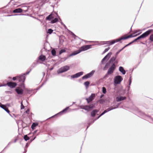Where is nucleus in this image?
Returning a JSON list of instances; mask_svg holds the SVG:
<instances>
[{
  "instance_id": "nucleus-1",
  "label": "nucleus",
  "mask_w": 153,
  "mask_h": 153,
  "mask_svg": "<svg viewBox=\"0 0 153 153\" xmlns=\"http://www.w3.org/2000/svg\"><path fill=\"white\" fill-rule=\"evenodd\" d=\"M132 37H133V35H130L124 37H122L120 38L116 39L115 40H112V42L109 41L101 42V44L104 45L105 44H108L109 45H111L116 42H119L121 40L126 39L128 38H131Z\"/></svg>"
},
{
  "instance_id": "nucleus-2",
  "label": "nucleus",
  "mask_w": 153,
  "mask_h": 153,
  "mask_svg": "<svg viewBox=\"0 0 153 153\" xmlns=\"http://www.w3.org/2000/svg\"><path fill=\"white\" fill-rule=\"evenodd\" d=\"M152 30H149L143 33L141 35L137 38V40L140 39H143L148 36L152 31Z\"/></svg>"
},
{
  "instance_id": "nucleus-3",
  "label": "nucleus",
  "mask_w": 153,
  "mask_h": 153,
  "mask_svg": "<svg viewBox=\"0 0 153 153\" xmlns=\"http://www.w3.org/2000/svg\"><path fill=\"white\" fill-rule=\"evenodd\" d=\"M123 80V79L121 76L119 75L117 76L114 78V83L117 84H119Z\"/></svg>"
},
{
  "instance_id": "nucleus-4",
  "label": "nucleus",
  "mask_w": 153,
  "mask_h": 153,
  "mask_svg": "<svg viewBox=\"0 0 153 153\" xmlns=\"http://www.w3.org/2000/svg\"><path fill=\"white\" fill-rule=\"evenodd\" d=\"M69 69V67L66 65L61 68L57 71V72L59 74L61 73L67 71Z\"/></svg>"
},
{
  "instance_id": "nucleus-5",
  "label": "nucleus",
  "mask_w": 153,
  "mask_h": 153,
  "mask_svg": "<svg viewBox=\"0 0 153 153\" xmlns=\"http://www.w3.org/2000/svg\"><path fill=\"white\" fill-rule=\"evenodd\" d=\"M112 54L111 52H109L102 60L101 63L102 64H104V62H106L110 58Z\"/></svg>"
},
{
  "instance_id": "nucleus-6",
  "label": "nucleus",
  "mask_w": 153,
  "mask_h": 153,
  "mask_svg": "<svg viewBox=\"0 0 153 153\" xmlns=\"http://www.w3.org/2000/svg\"><path fill=\"white\" fill-rule=\"evenodd\" d=\"M91 45H85L82 46L79 49L80 52L82 51H84L88 50L91 48Z\"/></svg>"
},
{
  "instance_id": "nucleus-7",
  "label": "nucleus",
  "mask_w": 153,
  "mask_h": 153,
  "mask_svg": "<svg viewBox=\"0 0 153 153\" xmlns=\"http://www.w3.org/2000/svg\"><path fill=\"white\" fill-rule=\"evenodd\" d=\"M95 72V71L94 70H92L89 73H88L83 76L82 77V79H85L91 77L93 75Z\"/></svg>"
},
{
  "instance_id": "nucleus-8",
  "label": "nucleus",
  "mask_w": 153,
  "mask_h": 153,
  "mask_svg": "<svg viewBox=\"0 0 153 153\" xmlns=\"http://www.w3.org/2000/svg\"><path fill=\"white\" fill-rule=\"evenodd\" d=\"M116 68V66L114 63H113L110 68L109 69L107 74H110L113 73Z\"/></svg>"
},
{
  "instance_id": "nucleus-9",
  "label": "nucleus",
  "mask_w": 153,
  "mask_h": 153,
  "mask_svg": "<svg viewBox=\"0 0 153 153\" xmlns=\"http://www.w3.org/2000/svg\"><path fill=\"white\" fill-rule=\"evenodd\" d=\"M25 74H24L17 76V78L19 79V82H24L25 79Z\"/></svg>"
},
{
  "instance_id": "nucleus-10",
  "label": "nucleus",
  "mask_w": 153,
  "mask_h": 153,
  "mask_svg": "<svg viewBox=\"0 0 153 153\" xmlns=\"http://www.w3.org/2000/svg\"><path fill=\"white\" fill-rule=\"evenodd\" d=\"M6 85L11 88H13L15 87L17 85L16 83L11 82H8Z\"/></svg>"
},
{
  "instance_id": "nucleus-11",
  "label": "nucleus",
  "mask_w": 153,
  "mask_h": 153,
  "mask_svg": "<svg viewBox=\"0 0 153 153\" xmlns=\"http://www.w3.org/2000/svg\"><path fill=\"white\" fill-rule=\"evenodd\" d=\"M83 73V72H79L71 76V77L72 78H76L82 75Z\"/></svg>"
},
{
  "instance_id": "nucleus-12",
  "label": "nucleus",
  "mask_w": 153,
  "mask_h": 153,
  "mask_svg": "<svg viewBox=\"0 0 153 153\" xmlns=\"http://www.w3.org/2000/svg\"><path fill=\"white\" fill-rule=\"evenodd\" d=\"M95 97V94H92L88 98L86 99V100L88 103L90 102L93 100Z\"/></svg>"
},
{
  "instance_id": "nucleus-13",
  "label": "nucleus",
  "mask_w": 153,
  "mask_h": 153,
  "mask_svg": "<svg viewBox=\"0 0 153 153\" xmlns=\"http://www.w3.org/2000/svg\"><path fill=\"white\" fill-rule=\"evenodd\" d=\"M57 15V14H55L54 13H51L48 16L46 17V20H50L51 19H54L56 17V16Z\"/></svg>"
},
{
  "instance_id": "nucleus-14",
  "label": "nucleus",
  "mask_w": 153,
  "mask_h": 153,
  "mask_svg": "<svg viewBox=\"0 0 153 153\" xmlns=\"http://www.w3.org/2000/svg\"><path fill=\"white\" fill-rule=\"evenodd\" d=\"M120 105V104H119L116 105V107H114V106H111L109 108H108L106 110H105V111H106V113L110 111L111 110H112L113 109H115V108H118V107L119 105Z\"/></svg>"
},
{
  "instance_id": "nucleus-15",
  "label": "nucleus",
  "mask_w": 153,
  "mask_h": 153,
  "mask_svg": "<svg viewBox=\"0 0 153 153\" xmlns=\"http://www.w3.org/2000/svg\"><path fill=\"white\" fill-rule=\"evenodd\" d=\"M0 107L4 109L7 113L9 114L10 111L5 105H2L1 103H0Z\"/></svg>"
},
{
  "instance_id": "nucleus-16",
  "label": "nucleus",
  "mask_w": 153,
  "mask_h": 153,
  "mask_svg": "<svg viewBox=\"0 0 153 153\" xmlns=\"http://www.w3.org/2000/svg\"><path fill=\"white\" fill-rule=\"evenodd\" d=\"M16 91L17 93L19 94H22L23 93V90L20 88H16Z\"/></svg>"
},
{
  "instance_id": "nucleus-17",
  "label": "nucleus",
  "mask_w": 153,
  "mask_h": 153,
  "mask_svg": "<svg viewBox=\"0 0 153 153\" xmlns=\"http://www.w3.org/2000/svg\"><path fill=\"white\" fill-rule=\"evenodd\" d=\"M126 99L125 97H117L116 98V100L117 102H120L122 100H124Z\"/></svg>"
},
{
  "instance_id": "nucleus-18",
  "label": "nucleus",
  "mask_w": 153,
  "mask_h": 153,
  "mask_svg": "<svg viewBox=\"0 0 153 153\" xmlns=\"http://www.w3.org/2000/svg\"><path fill=\"white\" fill-rule=\"evenodd\" d=\"M23 11L22 9L20 8L16 9L13 10V13H21Z\"/></svg>"
},
{
  "instance_id": "nucleus-19",
  "label": "nucleus",
  "mask_w": 153,
  "mask_h": 153,
  "mask_svg": "<svg viewBox=\"0 0 153 153\" xmlns=\"http://www.w3.org/2000/svg\"><path fill=\"white\" fill-rule=\"evenodd\" d=\"M119 71L121 72L123 74H126V71L124 70L123 67L120 66L119 68Z\"/></svg>"
},
{
  "instance_id": "nucleus-20",
  "label": "nucleus",
  "mask_w": 153,
  "mask_h": 153,
  "mask_svg": "<svg viewBox=\"0 0 153 153\" xmlns=\"http://www.w3.org/2000/svg\"><path fill=\"white\" fill-rule=\"evenodd\" d=\"M98 110H94L93 111L91 112V115L92 117H94L96 113L98 112Z\"/></svg>"
},
{
  "instance_id": "nucleus-21",
  "label": "nucleus",
  "mask_w": 153,
  "mask_h": 153,
  "mask_svg": "<svg viewBox=\"0 0 153 153\" xmlns=\"http://www.w3.org/2000/svg\"><path fill=\"white\" fill-rule=\"evenodd\" d=\"M68 108H69L68 107H66L65 109H64L62 111H60V112H59V113L58 114H56V115H59V114H60V115H62L63 113L65 112H66V111L68 109Z\"/></svg>"
},
{
  "instance_id": "nucleus-22",
  "label": "nucleus",
  "mask_w": 153,
  "mask_h": 153,
  "mask_svg": "<svg viewBox=\"0 0 153 153\" xmlns=\"http://www.w3.org/2000/svg\"><path fill=\"white\" fill-rule=\"evenodd\" d=\"M39 58L42 61H43L46 58L45 56L42 55L40 56L39 57Z\"/></svg>"
},
{
  "instance_id": "nucleus-23",
  "label": "nucleus",
  "mask_w": 153,
  "mask_h": 153,
  "mask_svg": "<svg viewBox=\"0 0 153 153\" xmlns=\"http://www.w3.org/2000/svg\"><path fill=\"white\" fill-rule=\"evenodd\" d=\"M80 52V51H79V50H77V51H74L70 55V56H74V55H76L79 53Z\"/></svg>"
},
{
  "instance_id": "nucleus-24",
  "label": "nucleus",
  "mask_w": 153,
  "mask_h": 153,
  "mask_svg": "<svg viewBox=\"0 0 153 153\" xmlns=\"http://www.w3.org/2000/svg\"><path fill=\"white\" fill-rule=\"evenodd\" d=\"M116 56L112 57L109 60L110 62H113L116 59Z\"/></svg>"
},
{
  "instance_id": "nucleus-25",
  "label": "nucleus",
  "mask_w": 153,
  "mask_h": 153,
  "mask_svg": "<svg viewBox=\"0 0 153 153\" xmlns=\"http://www.w3.org/2000/svg\"><path fill=\"white\" fill-rule=\"evenodd\" d=\"M81 108L87 111H89L90 110L89 108V106L88 105L84 106H83L82 108Z\"/></svg>"
},
{
  "instance_id": "nucleus-26",
  "label": "nucleus",
  "mask_w": 153,
  "mask_h": 153,
  "mask_svg": "<svg viewBox=\"0 0 153 153\" xmlns=\"http://www.w3.org/2000/svg\"><path fill=\"white\" fill-rule=\"evenodd\" d=\"M38 125V123H33L31 126V128L33 129L35 128V127Z\"/></svg>"
},
{
  "instance_id": "nucleus-27",
  "label": "nucleus",
  "mask_w": 153,
  "mask_h": 153,
  "mask_svg": "<svg viewBox=\"0 0 153 153\" xmlns=\"http://www.w3.org/2000/svg\"><path fill=\"white\" fill-rule=\"evenodd\" d=\"M58 21V19L57 18H55L54 19H53L51 21V22L52 23H54Z\"/></svg>"
},
{
  "instance_id": "nucleus-28",
  "label": "nucleus",
  "mask_w": 153,
  "mask_h": 153,
  "mask_svg": "<svg viewBox=\"0 0 153 153\" xmlns=\"http://www.w3.org/2000/svg\"><path fill=\"white\" fill-rule=\"evenodd\" d=\"M89 84H90V83L89 82L87 81V82H85L84 83V84L85 85V86H86V88H87L88 87V86L89 85Z\"/></svg>"
},
{
  "instance_id": "nucleus-29",
  "label": "nucleus",
  "mask_w": 153,
  "mask_h": 153,
  "mask_svg": "<svg viewBox=\"0 0 153 153\" xmlns=\"http://www.w3.org/2000/svg\"><path fill=\"white\" fill-rule=\"evenodd\" d=\"M24 9L22 10L24 12H26L27 11L28 9V7L27 6H24L23 7Z\"/></svg>"
},
{
  "instance_id": "nucleus-30",
  "label": "nucleus",
  "mask_w": 153,
  "mask_h": 153,
  "mask_svg": "<svg viewBox=\"0 0 153 153\" xmlns=\"http://www.w3.org/2000/svg\"><path fill=\"white\" fill-rule=\"evenodd\" d=\"M51 53L52 54V55L53 56H56V52L54 49H53L51 51Z\"/></svg>"
},
{
  "instance_id": "nucleus-31",
  "label": "nucleus",
  "mask_w": 153,
  "mask_h": 153,
  "mask_svg": "<svg viewBox=\"0 0 153 153\" xmlns=\"http://www.w3.org/2000/svg\"><path fill=\"white\" fill-rule=\"evenodd\" d=\"M24 138L25 140L26 141L29 139V137H28V136L27 135H25L24 136Z\"/></svg>"
},
{
  "instance_id": "nucleus-32",
  "label": "nucleus",
  "mask_w": 153,
  "mask_h": 153,
  "mask_svg": "<svg viewBox=\"0 0 153 153\" xmlns=\"http://www.w3.org/2000/svg\"><path fill=\"white\" fill-rule=\"evenodd\" d=\"M129 86L128 87V90H129V89L130 86L131 85V77H130V78H129Z\"/></svg>"
},
{
  "instance_id": "nucleus-33",
  "label": "nucleus",
  "mask_w": 153,
  "mask_h": 153,
  "mask_svg": "<svg viewBox=\"0 0 153 153\" xmlns=\"http://www.w3.org/2000/svg\"><path fill=\"white\" fill-rule=\"evenodd\" d=\"M66 52V50H65V49H62L60 51H59V54H61L62 53H64V52Z\"/></svg>"
},
{
  "instance_id": "nucleus-34",
  "label": "nucleus",
  "mask_w": 153,
  "mask_h": 153,
  "mask_svg": "<svg viewBox=\"0 0 153 153\" xmlns=\"http://www.w3.org/2000/svg\"><path fill=\"white\" fill-rule=\"evenodd\" d=\"M106 89L105 87H103L102 88V92L103 94H105L106 93Z\"/></svg>"
},
{
  "instance_id": "nucleus-35",
  "label": "nucleus",
  "mask_w": 153,
  "mask_h": 153,
  "mask_svg": "<svg viewBox=\"0 0 153 153\" xmlns=\"http://www.w3.org/2000/svg\"><path fill=\"white\" fill-rule=\"evenodd\" d=\"M53 30L51 29H49L47 32V33H49L50 34H51L53 31Z\"/></svg>"
},
{
  "instance_id": "nucleus-36",
  "label": "nucleus",
  "mask_w": 153,
  "mask_h": 153,
  "mask_svg": "<svg viewBox=\"0 0 153 153\" xmlns=\"http://www.w3.org/2000/svg\"><path fill=\"white\" fill-rule=\"evenodd\" d=\"M106 113V111H104L101 114H100V115L97 117V119H98L100 117H101L102 116V115H103V114H105V113Z\"/></svg>"
},
{
  "instance_id": "nucleus-37",
  "label": "nucleus",
  "mask_w": 153,
  "mask_h": 153,
  "mask_svg": "<svg viewBox=\"0 0 153 153\" xmlns=\"http://www.w3.org/2000/svg\"><path fill=\"white\" fill-rule=\"evenodd\" d=\"M110 49V48L109 47L108 48H107L105 49L104 51L103 52V53H104L108 51Z\"/></svg>"
},
{
  "instance_id": "nucleus-38",
  "label": "nucleus",
  "mask_w": 153,
  "mask_h": 153,
  "mask_svg": "<svg viewBox=\"0 0 153 153\" xmlns=\"http://www.w3.org/2000/svg\"><path fill=\"white\" fill-rule=\"evenodd\" d=\"M149 39L151 41H153V34L150 35Z\"/></svg>"
},
{
  "instance_id": "nucleus-39",
  "label": "nucleus",
  "mask_w": 153,
  "mask_h": 153,
  "mask_svg": "<svg viewBox=\"0 0 153 153\" xmlns=\"http://www.w3.org/2000/svg\"><path fill=\"white\" fill-rule=\"evenodd\" d=\"M88 106H89L90 109L93 108L94 106V105L93 104L90 105Z\"/></svg>"
},
{
  "instance_id": "nucleus-40",
  "label": "nucleus",
  "mask_w": 153,
  "mask_h": 153,
  "mask_svg": "<svg viewBox=\"0 0 153 153\" xmlns=\"http://www.w3.org/2000/svg\"><path fill=\"white\" fill-rule=\"evenodd\" d=\"M121 51V50H120L119 51L117 52L116 53L115 56H116V57H117V55Z\"/></svg>"
},
{
  "instance_id": "nucleus-41",
  "label": "nucleus",
  "mask_w": 153,
  "mask_h": 153,
  "mask_svg": "<svg viewBox=\"0 0 153 153\" xmlns=\"http://www.w3.org/2000/svg\"><path fill=\"white\" fill-rule=\"evenodd\" d=\"M24 107H25L23 105L22 102L21 103V109H23V108H24Z\"/></svg>"
},
{
  "instance_id": "nucleus-42",
  "label": "nucleus",
  "mask_w": 153,
  "mask_h": 153,
  "mask_svg": "<svg viewBox=\"0 0 153 153\" xmlns=\"http://www.w3.org/2000/svg\"><path fill=\"white\" fill-rule=\"evenodd\" d=\"M132 43L131 42H130V43H128L127 45H126L125 46H124V47H126L128 46H129V45H131Z\"/></svg>"
},
{
  "instance_id": "nucleus-43",
  "label": "nucleus",
  "mask_w": 153,
  "mask_h": 153,
  "mask_svg": "<svg viewBox=\"0 0 153 153\" xmlns=\"http://www.w3.org/2000/svg\"><path fill=\"white\" fill-rule=\"evenodd\" d=\"M141 31V30H136L135 31V33H137L139 32H140V31Z\"/></svg>"
},
{
  "instance_id": "nucleus-44",
  "label": "nucleus",
  "mask_w": 153,
  "mask_h": 153,
  "mask_svg": "<svg viewBox=\"0 0 153 153\" xmlns=\"http://www.w3.org/2000/svg\"><path fill=\"white\" fill-rule=\"evenodd\" d=\"M140 33H139L138 34L133 36V37H136V36H137L139 35Z\"/></svg>"
},
{
  "instance_id": "nucleus-45",
  "label": "nucleus",
  "mask_w": 153,
  "mask_h": 153,
  "mask_svg": "<svg viewBox=\"0 0 153 153\" xmlns=\"http://www.w3.org/2000/svg\"><path fill=\"white\" fill-rule=\"evenodd\" d=\"M17 78V77H13V80H16V78Z\"/></svg>"
},
{
  "instance_id": "nucleus-46",
  "label": "nucleus",
  "mask_w": 153,
  "mask_h": 153,
  "mask_svg": "<svg viewBox=\"0 0 153 153\" xmlns=\"http://www.w3.org/2000/svg\"><path fill=\"white\" fill-rule=\"evenodd\" d=\"M137 38H136V39H135L133 41H132V42H132V43H133V42H136V41H137Z\"/></svg>"
},
{
  "instance_id": "nucleus-47",
  "label": "nucleus",
  "mask_w": 153,
  "mask_h": 153,
  "mask_svg": "<svg viewBox=\"0 0 153 153\" xmlns=\"http://www.w3.org/2000/svg\"><path fill=\"white\" fill-rule=\"evenodd\" d=\"M6 84H4V85H0V87H2V86H6Z\"/></svg>"
},
{
  "instance_id": "nucleus-48",
  "label": "nucleus",
  "mask_w": 153,
  "mask_h": 153,
  "mask_svg": "<svg viewBox=\"0 0 153 153\" xmlns=\"http://www.w3.org/2000/svg\"><path fill=\"white\" fill-rule=\"evenodd\" d=\"M104 96V95L103 94H102L100 96V98H102Z\"/></svg>"
},
{
  "instance_id": "nucleus-49",
  "label": "nucleus",
  "mask_w": 153,
  "mask_h": 153,
  "mask_svg": "<svg viewBox=\"0 0 153 153\" xmlns=\"http://www.w3.org/2000/svg\"><path fill=\"white\" fill-rule=\"evenodd\" d=\"M107 67V65H105V67H104V70H105V68H106Z\"/></svg>"
},
{
  "instance_id": "nucleus-50",
  "label": "nucleus",
  "mask_w": 153,
  "mask_h": 153,
  "mask_svg": "<svg viewBox=\"0 0 153 153\" xmlns=\"http://www.w3.org/2000/svg\"><path fill=\"white\" fill-rule=\"evenodd\" d=\"M63 26H64V27L65 28H66V26H65V24H64L63 25Z\"/></svg>"
},
{
  "instance_id": "nucleus-51",
  "label": "nucleus",
  "mask_w": 153,
  "mask_h": 153,
  "mask_svg": "<svg viewBox=\"0 0 153 153\" xmlns=\"http://www.w3.org/2000/svg\"><path fill=\"white\" fill-rule=\"evenodd\" d=\"M60 21H61V20H60ZM61 24L63 25L64 24L61 21Z\"/></svg>"
},
{
  "instance_id": "nucleus-52",
  "label": "nucleus",
  "mask_w": 153,
  "mask_h": 153,
  "mask_svg": "<svg viewBox=\"0 0 153 153\" xmlns=\"http://www.w3.org/2000/svg\"><path fill=\"white\" fill-rule=\"evenodd\" d=\"M125 47H124L122 49H121L120 50H121V51H122Z\"/></svg>"
},
{
  "instance_id": "nucleus-53",
  "label": "nucleus",
  "mask_w": 153,
  "mask_h": 153,
  "mask_svg": "<svg viewBox=\"0 0 153 153\" xmlns=\"http://www.w3.org/2000/svg\"><path fill=\"white\" fill-rule=\"evenodd\" d=\"M16 140H16H16H15V141H14V142H15H15H16Z\"/></svg>"
},
{
  "instance_id": "nucleus-54",
  "label": "nucleus",
  "mask_w": 153,
  "mask_h": 153,
  "mask_svg": "<svg viewBox=\"0 0 153 153\" xmlns=\"http://www.w3.org/2000/svg\"><path fill=\"white\" fill-rule=\"evenodd\" d=\"M11 142H10V143H8V145H9V144H11Z\"/></svg>"
},
{
  "instance_id": "nucleus-55",
  "label": "nucleus",
  "mask_w": 153,
  "mask_h": 153,
  "mask_svg": "<svg viewBox=\"0 0 153 153\" xmlns=\"http://www.w3.org/2000/svg\"><path fill=\"white\" fill-rule=\"evenodd\" d=\"M29 72H27V73L26 74H29Z\"/></svg>"
},
{
  "instance_id": "nucleus-56",
  "label": "nucleus",
  "mask_w": 153,
  "mask_h": 153,
  "mask_svg": "<svg viewBox=\"0 0 153 153\" xmlns=\"http://www.w3.org/2000/svg\"><path fill=\"white\" fill-rule=\"evenodd\" d=\"M53 69V68H51L50 69V70H52Z\"/></svg>"
},
{
  "instance_id": "nucleus-57",
  "label": "nucleus",
  "mask_w": 153,
  "mask_h": 153,
  "mask_svg": "<svg viewBox=\"0 0 153 153\" xmlns=\"http://www.w3.org/2000/svg\"><path fill=\"white\" fill-rule=\"evenodd\" d=\"M28 110H27V111H26V113H27V112H28Z\"/></svg>"
},
{
  "instance_id": "nucleus-58",
  "label": "nucleus",
  "mask_w": 153,
  "mask_h": 153,
  "mask_svg": "<svg viewBox=\"0 0 153 153\" xmlns=\"http://www.w3.org/2000/svg\"><path fill=\"white\" fill-rule=\"evenodd\" d=\"M13 16V15H9V16Z\"/></svg>"
},
{
  "instance_id": "nucleus-59",
  "label": "nucleus",
  "mask_w": 153,
  "mask_h": 153,
  "mask_svg": "<svg viewBox=\"0 0 153 153\" xmlns=\"http://www.w3.org/2000/svg\"><path fill=\"white\" fill-rule=\"evenodd\" d=\"M89 42H92V41H89Z\"/></svg>"
},
{
  "instance_id": "nucleus-60",
  "label": "nucleus",
  "mask_w": 153,
  "mask_h": 153,
  "mask_svg": "<svg viewBox=\"0 0 153 153\" xmlns=\"http://www.w3.org/2000/svg\"><path fill=\"white\" fill-rule=\"evenodd\" d=\"M75 102H73V104H74L75 103Z\"/></svg>"
},
{
  "instance_id": "nucleus-61",
  "label": "nucleus",
  "mask_w": 153,
  "mask_h": 153,
  "mask_svg": "<svg viewBox=\"0 0 153 153\" xmlns=\"http://www.w3.org/2000/svg\"><path fill=\"white\" fill-rule=\"evenodd\" d=\"M149 118H150V119H152V118L150 117Z\"/></svg>"
},
{
  "instance_id": "nucleus-62",
  "label": "nucleus",
  "mask_w": 153,
  "mask_h": 153,
  "mask_svg": "<svg viewBox=\"0 0 153 153\" xmlns=\"http://www.w3.org/2000/svg\"><path fill=\"white\" fill-rule=\"evenodd\" d=\"M35 138H36V137H34V138L33 140H34Z\"/></svg>"
}]
</instances>
